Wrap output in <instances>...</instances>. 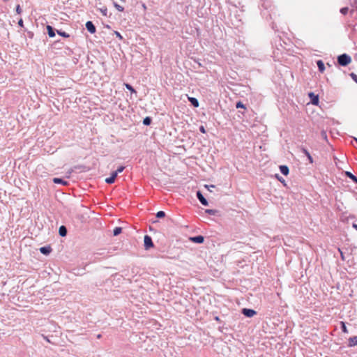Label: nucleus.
<instances>
[{
  "mask_svg": "<svg viewBox=\"0 0 357 357\" xmlns=\"http://www.w3.org/2000/svg\"><path fill=\"white\" fill-rule=\"evenodd\" d=\"M337 61L340 65L346 66L351 63V59L349 55L343 54L338 56Z\"/></svg>",
  "mask_w": 357,
  "mask_h": 357,
  "instance_id": "nucleus-1",
  "label": "nucleus"
},
{
  "mask_svg": "<svg viewBox=\"0 0 357 357\" xmlns=\"http://www.w3.org/2000/svg\"><path fill=\"white\" fill-rule=\"evenodd\" d=\"M144 247H145L146 250H149V248H151L153 246L152 238L148 235H146L144 236Z\"/></svg>",
  "mask_w": 357,
  "mask_h": 357,
  "instance_id": "nucleus-2",
  "label": "nucleus"
},
{
  "mask_svg": "<svg viewBox=\"0 0 357 357\" xmlns=\"http://www.w3.org/2000/svg\"><path fill=\"white\" fill-rule=\"evenodd\" d=\"M242 313L247 317H252L257 314V312L252 309L243 308Z\"/></svg>",
  "mask_w": 357,
  "mask_h": 357,
  "instance_id": "nucleus-3",
  "label": "nucleus"
},
{
  "mask_svg": "<svg viewBox=\"0 0 357 357\" xmlns=\"http://www.w3.org/2000/svg\"><path fill=\"white\" fill-rule=\"evenodd\" d=\"M309 97L310 98L312 104L314 105H317L319 104V97L317 95H315L314 93L311 92L309 93Z\"/></svg>",
  "mask_w": 357,
  "mask_h": 357,
  "instance_id": "nucleus-4",
  "label": "nucleus"
},
{
  "mask_svg": "<svg viewBox=\"0 0 357 357\" xmlns=\"http://www.w3.org/2000/svg\"><path fill=\"white\" fill-rule=\"evenodd\" d=\"M86 28L91 33H94L96 32V27L91 21H88L86 23Z\"/></svg>",
  "mask_w": 357,
  "mask_h": 357,
  "instance_id": "nucleus-5",
  "label": "nucleus"
},
{
  "mask_svg": "<svg viewBox=\"0 0 357 357\" xmlns=\"http://www.w3.org/2000/svg\"><path fill=\"white\" fill-rule=\"evenodd\" d=\"M197 197L198 198V199L199 200V202L204 206H208V203L207 202V200L204 198V197L202 195V194L201 193V192L198 191L197 192Z\"/></svg>",
  "mask_w": 357,
  "mask_h": 357,
  "instance_id": "nucleus-6",
  "label": "nucleus"
},
{
  "mask_svg": "<svg viewBox=\"0 0 357 357\" xmlns=\"http://www.w3.org/2000/svg\"><path fill=\"white\" fill-rule=\"evenodd\" d=\"M52 251V248L50 246H44V247H41L40 248V252L43 254V255H49Z\"/></svg>",
  "mask_w": 357,
  "mask_h": 357,
  "instance_id": "nucleus-7",
  "label": "nucleus"
},
{
  "mask_svg": "<svg viewBox=\"0 0 357 357\" xmlns=\"http://www.w3.org/2000/svg\"><path fill=\"white\" fill-rule=\"evenodd\" d=\"M191 241L196 243H202L204 241V238L202 236H197L195 237L190 238Z\"/></svg>",
  "mask_w": 357,
  "mask_h": 357,
  "instance_id": "nucleus-8",
  "label": "nucleus"
},
{
  "mask_svg": "<svg viewBox=\"0 0 357 357\" xmlns=\"http://www.w3.org/2000/svg\"><path fill=\"white\" fill-rule=\"evenodd\" d=\"M349 347H354L357 345V336L351 337L349 339Z\"/></svg>",
  "mask_w": 357,
  "mask_h": 357,
  "instance_id": "nucleus-9",
  "label": "nucleus"
},
{
  "mask_svg": "<svg viewBox=\"0 0 357 357\" xmlns=\"http://www.w3.org/2000/svg\"><path fill=\"white\" fill-rule=\"evenodd\" d=\"M188 99L195 107H199V102L197 98L193 97H188Z\"/></svg>",
  "mask_w": 357,
  "mask_h": 357,
  "instance_id": "nucleus-10",
  "label": "nucleus"
},
{
  "mask_svg": "<svg viewBox=\"0 0 357 357\" xmlns=\"http://www.w3.org/2000/svg\"><path fill=\"white\" fill-rule=\"evenodd\" d=\"M59 233L61 236H66L67 234V229L65 226L62 225L59 227Z\"/></svg>",
  "mask_w": 357,
  "mask_h": 357,
  "instance_id": "nucleus-11",
  "label": "nucleus"
},
{
  "mask_svg": "<svg viewBox=\"0 0 357 357\" xmlns=\"http://www.w3.org/2000/svg\"><path fill=\"white\" fill-rule=\"evenodd\" d=\"M53 182L56 184H61L63 185H66L68 184V182L66 181L63 180L62 178H53Z\"/></svg>",
  "mask_w": 357,
  "mask_h": 357,
  "instance_id": "nucleus-12",
  "label": "nucleus"
},
{
  "mask_svg": "<svg viewBox=\"0 0 357 357\" xmlns=\"http://www.w3.org/2000/svg\"><path fill=\"white\" fill-rule=\"evenodd\" d=\"M47 33L50 38L55 36L54 30L50 25L47 26Z\"/></svg>",
  "mask_w": 357,
  "mask_h": 357,
  "instance_id": "nucleus-13",
  "label": "nucleus"
},
{
  "mask_svg": "<svg viewBox=\"0 0 357 357\" xmlns=\"http://www.w3.org/2000/svg\"><path fill=\"white\" fill-rule=\"evenodd\" d=\"M280 170L283 175L287 176L289 174V168L286 165L280 166Z\"/></svg>",
  "mask_w": 357,
  "mask_h": 357,
  "instance_id": "nucleus-14",
  "label": "nucleus"
},
{
  "mask_svg": "<svg viewBox=\"0 0 357 357\" xmlns=\"http://www.w3.org/2000/svg\"><path fill=\"white\" fill-rule=\"evenodd\" d=\"M317 64L319 70L321 73H323L324 71V70H325L324 62L321 60H319V61H317Z\"/></svg>",
  "mask_w": 357,
  "mask_h": 357,
  "instance_id": "nucleus-15",
  "label": "nucleus"
},
{
  "mask_svg": "<svg viewBox=\"0 0 357 357\" xmlns=\"http://www.w3.org/2000/svg\"><path fill=\"white\" fill-rule=\"evenodd\" d=\"M346 175L351 178L353 181H354L356 183H357V178L353 175L351 172H347Z\"/></svg>",
  "mask_w": 357,
  "mask_h": 357,
  "instance_id": "nucleus-16",
  "label": "nucleus"
},
{
  "mask_svg": "<svg viewBox=\"0 0 357 357\" xmlns=\"http://www.w3.org/2000/svg\"><path fill=\"white\" fill-rule=\"evenodd\" d=\"M124 85L127 89L130 91L131 93H136V91L133 89V87L130 84L126 83V84H124Z\"/></svg>",
  "mask_w": 357,
  "mask_h": 357,
  "instance_id": "nucleus-17",
  "label": "nucleus"
},
{
  "mask_svg": "<svg viewBox=\"0 0 357 357\" xmlns=\"http://www.w3.org/2000/svg\"><path fill=\"white\" fill-rule=\"evenodd\" d=\"M121 231L122 229L121 227H115L113 231L114 236H118L121 233Z\"/></svg>",
  "mask_w": 357,
  "mask_h": 357,
  "instance_id": "nucleus-18",
  "label": "nucleus"
},
{
  "mask_svg": "<svg viewBox=\"0 0 357 357\" xmlns=\"http://www.w3.org/2000/svg\"><path fill=\"white\" fill-rule=\"evenodd\" d=\"M114 6L116 8L117 10L120 12H123L124 10V8L120 5H119L117 3L114 2Z\"/></svg>",
  "mask_w": 357,
  "mask_h": 357,
  "instance_id": "nucleus-19",
  "label": "nucleus"
},
{
  "mask_svg": "<svg viewBox=\"0 0 357 357\" xmlns=\"http://www.w3.org/2000/svg\"><path fill=\"white\" fill-rule=\"evenodd\" d=\"M340 324H341V328H342V332H344V333H348V330L347 328V326L345 325V323L343 322V321H341L340 322Z\"/></svg>",
  "mask_w": 357,
  "mask_h": 357,
  "instance_id": "nucleus-20",
  "label": "nucleus"
},
{
  "mask_svg": "<svg viewBox=\"0 0 357 357\" xmlns=\"http://www.w3.org/2000/svg\"><path fill=\"white\" fill-rule=\"evenodd\" d=\"M100 11L102 14V15L107 16V9L106 7L100 8Z\"/></svg>",
  "mask_w": 357,
  "mask_h": 357,
  "instance_id": "nucleus-21",
  "label": "nucleus"
},
{
  "mask_svg": "<svg viewBox=\"0 0 357 357\" xmlns=\"http://www.w3.org/2000/svg\"><path fill=\"white\" fill-rule=\"evenodd\" d=\"M57 33L58 34H59L60 36L64 37V38H68L69 37V34L64 32V31H57Z\"/></svg>",
  "mask_w": 357,
  "mask_h": 357,
  "instance_id": "nucleus-22",
  "label": "nucleus"
},
{
  "mask_svg": "<svg viewBox=\"0 0 357 357\" xmlns=\"http://www.w3.org/2000/svg\"><path fill=\"white\" fill-rule=\"evenodd\" d=\"M114 181H115V179H114V178H113V177H112V176H110V177H109V178H107L105 179V182H106L107 183H109V184H112V183H113Z\"/></svg>",
  "mask_w": 357,
  "mask_h": 357,
  "instance_id": "nucleus-23",
  "label": "nucleus"
},
{
  "mask_svg": "<svg viewBox=\"0 0 357 357\" xmlns=\"http://www.w3.org/2000/svg\"><path fill=\"white\" fill-rule=\"evenodd\" d=\"M165 216V213L164 211H158L157 213H156V217L158 218H163Z\"/></svg>",
  "mask_w": 357,
  "mask_h": 357,
  "instance_id": "nucleus-24",
  "label": "nucleus"
},
{
  "mask_svg": "<svg viewBox=\"0 0 357 357\" xmlns=\"http://www.w3.org/2000/svg\"><path fill=\"white\" fill-rule=\"evenodd\" d=\"M205 213L213 215L215 214L216 211L213 209H206Z\"/></svg>",
  "mask_w": 357,
  "mask_h": 357,
  "instance_id": "nucleus-25",
  "label": "nucleus"
},
{
  "mask_svg": "<svg viewBox=\"0 0 357 357\" xmlns=\"http://www.w3.org/2000/svg\"><path fill=\"white\" fill-rule=\"evenodd\" d=\"M349 8L347 7H344L340 9V13L342 15H347L348 13Z\"/></svg>",
  "mask_w": 357,
  "mask_h": 357,
  "instance_id": "nucleus-26",
  "label": "nucleus"
},
{
  "mask_svg": "<svg viewBox=\"0 0 357 357\" xmlns=\"http://www.w3.org/2000/svg\"><path fill=\"white\" fill-rule=\"evenodd\" d=\"M151 122V119L149 117L145 118L143 121L144 124L146 126L150 125Z\"/></svg>",
  "mask_w": 357,
  "mask_h": 357,
  "instance_id": "nucleus-27",
  "label": "nucleus"
},
{
  "mask_svg": "<svg viewBox=\"0 0 357 357\" xmlns=\"http://www.w3.org/2000/svg\"><path fill=\"white\" fill-rule=\"evenodd\" d=\"M125 167L123 166H120L116 171H115L117 174L121 173L124 170Z\"/></svg>",
  "mask_w": 357,
  "mask_h": 357,
  "instance_id": "nucleus-28",
  "label": "nucleus"
},
{
  "mask_svg": "<svg viewBox=\"0 0 357 357\" xmlns=\"http://www.w3.org/2000/svg\"><path fill=\"white\" fill-rule=\"evenodd\" d=\"M114 33L118 37L120 40L123 39V36L121 35V33L116 31L114 32Z\"/></svg>",
  "mask_w": 357,
  "mask_h": 357,
  "instance_id": "nucleus-29",
  "label": "nucleus"
},
{
  "mask_svg": "<svg viewBox=\"0 0 357 357\" xmlns=\"http://www.w3.org/2000/svg\"><path fill=\"white\" fill-rule=\"evenodd\" d=\"M16 12L17 14H20L22 13V9L20 5L16 6Z\"/></svg>",
  "mask_w": 357,
  "mask_h": 357,
  "instance_id": "nucleus-30",
  "label": "nucleus"
},
{
  "mask_svg": "<svg viewBox=\"0 0 357 357\" xmlns=\"http://www.w3.org/2000/svg\"><path fill=\"white\" fill-rule=\"evenodd\" d=\"M302 152L307 156L310 154V153L308 152V151L307 149H305V148H302Z\"/></svg>",
  "mask_w": 357,
  "mask_h": 357,
  "instance_id": "nucleus-31",
  "label": "nucleus"
},
{
  "mask_svg": "<svg viewBox=\"0 0 357 357\" xmlns=\"http://www.w3.org/2000/svg\"><path fill=\"white\" fill-rule=\"evenodd\" d=\"M236 107L237 108H243L244 107V105L243 103H241V102H237L236 104Z\"/></svg>",
  "mask_w": 357,
  "mask_h": 357,
  "instance_id": "nucleus-32",
  "label": "nucleus"
},
{
  "mask_svg": "<svg viewBox=\"0 0 357 357\" xmlns=\"http://www.w3.org/2000/svg\"><path fill=\"white\" fill-rule=\"evenodd\" d=\"M351 77L353 78V79H354L356 82H357V75H356V74H354V73H351Z\"/></svg>",
  "mask_w": 357,
  "mask_h": 357,
  "instance_id": "nucleus-33",
  "label": "nucleus"
},
{
  "mask_svg": "<svg viewBox=\"0 0 357 357\" xmlns=\"http://www.w3.org/2000/svg\"><path fill=\"white\" fill-rule=\"evenodd\" d=\"M307 159H308V160H309V162H310V163H312V162H313V158H312V157L311 156V155H310V154H309L308 155H307Z\"/></svg>",
  "mask_w": 357,
  "mask_h": 357,
  "instance_id": "nucleus-34",
  "label": "nucleus"
},
{
  "mask_svg": "<svg viewBox=\"0 0 357 357\" xmlns=\"http://www.w3.org/2000/svg\"><path fill=\"white\" fill-rule=\"evenodd\" d=\"M199 130L202 133H205L206 132V130H205V128H204V127L203 126L199 127Z\"/></svg>",
  "mask_w": 357,
  "mask_h": 357,
  "instance_id": "nucleus-35",
  "label": "nucleus"
},
{
  "mask_svg": "<svg viewBox=\"0 0 357 357\" xmlns=\"http://www.w3.org/2000/svg\"><path fill=\"white\" fill-rule=\"evenodd\" d=\"M118 174L116 172H114L112 173L111 176L113 177V178L116 179Z\"/></svg>",
  "mask_w": 357,
  "mask_h": 357,
  "instance_id": "nucleus-36",
  "label": "nucleus"
},
{
  "mask_svg": "<svg viewBox=\"0 0 357 357\" xmlns=\"http://www.w3.org/2000/svg\"><path fill=\"white\" fill-rule=\"evenodd\" d=\"M18 24H19V26H23V20H22V19H20V20L18 21Z\"/></svg>",
  "mask_w": 357,
  "mask_h": 357,
  "instance_id": "nucleus-37",
  "label": "nucleus"
},
{
  "mask_svg": "<svg viewBox=\"0 0 357 357\" xmlns=\"http://www.w3.org/2000/svg\"><path fill=\"white\" fill-rule=\"evenodd\" d=\"M321 136L324 137V138H326V133L324 131L321 132Z\"/></svg>",
  "mask_w": 357,
  "mask_h": 357,
  "instance_id": "nucleus-38",
  "label": "nucleus"
},
{
  "mask_svg": "<svg viewBox=\"0 0 357 357\" xmlns=\"http://www.w3.org/2000/svg\"><path fill=\"white\" fill-rule=\"evenodd\" d=\"M352 227L357 230V224L353 223Z\"/></svg>",
  "mask_w": 357,
  "mask_h": 357,
  "instance_id": "nucleus-39",
  "label": "nucleus"
},
{
  "mask_svg": "<svg viewBox=\"0 0 357 357\" xmlns=\"http://www.w3.org/2000/svg\"><path fill=\"white\" fill-rule=\"evenodd\" d=\"M143 6V8H144V9H146V7L145 4H143V6Z\"/></svg>",
  "mask_w": 357,
  "mask_h": 357,
  "instance_id": "nucleus-40",
  "label": "nucleus"
},
{
  "mask_svg": "<svg viewBox=\"0 0 357 357\" xmlns=\"http://www.w3.org/2000/svg\"><path fill=\"white\" fill-rule=\"evenodd\" d=\"M278 178V179H279V181H280L281 182H284V180H282V178Z\"/></svg>",
  "mask_w": 357,
  "mask_h": 357,
  "instance_id": "nucleus-41",
  "label": "nucleus"
},
{
  "mask_svg": "<svg viewBox=\"0 0 357 357\" xmlns=\"http://www.w3.org/2000/svg\"><path fill=\"white\" fill-rule=\"evenodd\" d=\"M121 2L125 3L126 0H120Z\"/></svg>",
  "mask_w": 357,
  "mask_h": 357,
  "instance_id": "nucleus-42",
  "label": "nucleus"
},
{
  "mask_svg": "<svg viewBox=\"0 0 357 357\" xmlns=\"http://www.w3.org/2000/svg\"><path fill=\"white\" fill-rule=\"evenodd\" d=\"M212 188H214V185H211V186L210 187V189H212Z\"/></svg>",
  "mask_w": 357,
  "mask_h": 357,
  "instance_id": "nucleus-43",
  "label": "nucleus"
},
{
  "mask_svg": "<svg viewBox=\"0 0 357 357\" xmlns=\"http://www.w3.org/2000/svg\"><path fill=\"white\" fill-rule=\"evenodd\" d=\"M212 188H214V185H211V186L210 187V189H212Z\"/></svg>",
  "mask_w": 357,
  "mask_h": 357,
  "instance_id": "nucleus-44",
  "label": "nucleus"
}]
</instances>
